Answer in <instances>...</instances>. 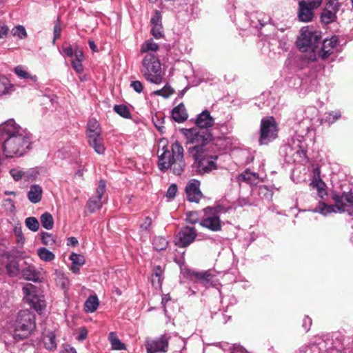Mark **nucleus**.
I'll return each instance as SVG.
<instances>
[{"instance_id": "obj_32", "label": "nucleus", "mask_w": 353, "mask_h": 353, "mask_svg": "<svg viewBox=\"0 0 353 353\" xmlns=\"http://www.w3.org/2000/svg\"><path fill=\"white\" fill-rule=\"evenodd\" d=\"M45 347L49 350H54L57 348V342L55 340V334L54 332H49L43 338Z\"/></svg>"}, {"instance_id": "obj_37", "label": "nucleus", "mask_w": 353, "mask_h": 353, "mask_svg": "<svg viewBox=\"0 0 353 353\" xmlns=\"http://www.w3.org/2000/svg\"><path fill=\"white\" fill-rule=\"evenodd\" d=\"M341 117V112L339 110L332 111L327 112L324 114L322 121L327 123L328 124H332L336 120L340 119Z\"/></svg>"}, {"instance_id": "obj_6", "label": "nucleus", "mask_w": 353, "mask_h": 353, "mask_svg": "<svg viewBox=\"0 0 353 353\" xmlns=\"http://www.w3.org/2000/svg\"><path fill=\"white\" fill-rule=\"evenodd\" d=\"M332 199L335 205H327L324 202H319L314 212H319L324 216L331 213L344 212L346 204L353 205V192H343L341 195L334 194Z\"/></svg>"}, {"instance_id": "obj_47", "label": "nucleus", "mask_w": 353, "mask_h": 353, "mask_svg": "<svg viewBox=\"0 0 353 353\" xmlns=\"http://www.w3.org/2000/svg\"><path fill=\"white\" fill-rule=\"evenodd\" d=\"M151 34L155 39H160L163 37V31L162 24L152 26Z\"/></svg>"}, {"instance_id": "obj_45", "label": "nucleus", "mask_w": 353, "mask_h": 353, "mask_svg": "<svg viewBox=\"0 0 353 353\" xmlns=\"http://www.w3.org/2000/svg\"><path fill=\"white\" fill-rule=\"evenodd\" d=\"M173 92V89L170 86L166 85L162 89L154 91V94L157 96H162L165 98H167L170 97L171 94H172Z\"/></svg>"}, {"instance_id": "obj_7", "label": "nucleus", "mask_w": 353, "mask_h": 353, "mask_svg": "<svg viewBox=\"0 0 353 353\" xmlns=\"http://www.w3.org/2000/svg\"><path fill=\"white\" fill-rule=\"evenodd\" d=\"M279 126L273 117L263 118L260 124V145H267L278 137Z\"/></svg>"}, {"instance_id": "obj_61", "label": "nucleus", "mask_w": 353, "mask_h": 353, "mask_svg": "<svg viewBox=\"0 0 353 353\" xmlns=\"http://www.w3.org/2000/svg\"><path fill=\"white\" fill-rule=\"evenodd\" d=\"M88 335V332L85 328L83 327L81 329L80 332L77 336V339L79 341H83L86 339Z\"/></svg>"}, {"instance_id": "obj_39", "label": "nucleus", "mask_w": 353, "mask_h": 353, "mask_svg": "<svg viewBox=\"0 0 353 353\" xmlns=\"http://www.w3.org/2000/svg\"><path fill=\"white\" fill-rule=\"evenodd\" d=\"M153 246L157 250H164L166 249L168 242L163 236H156L153 239Z\"/></svg>"}, {"instance_id": "obj_55", "label": "nucleus", "mask_w": 353, "mask_h": 353, "mask_svg": "<svg viewBox=\"0 0 353 353\" xmlns=\"http://www.w3.org/2000/svg\"><path fill=\"white\" fill-rule=\"evenodd\" d=\"M63 54L68 57H72L74 55V50L71 46L63 47Z\"/></svg>"}, {"instance_id": "obj_5", "label": "nucleus", "mask_w": 353, "mask_h": 353, "mask_svg": "<svg viewBox=\"0 0 353 353\" xmlns=\"http://www.w3.org/2000/svg\"><path fill=\"white\" fill-rule=\"evenodd\" d=\"M36 326L34 315L28 310L20 311L14 323L13 337L16 341L28 338Z\"/></svg>"}, {"instance_id": "obj_30", "label": "nucleus", "mask_w": 353, "mask_h": 353, "mask_svg": "<svg viewBox=\"0 0 353 353\" xmlns=\"http://www.w3.org/2000/svg\"><path fill=\"white\" fill-rule=\"evenodd\" d=\"M99 301L96 295L90 296L85 303V311L86 312H94L98 308Z\"/></svg>"}, {"instance_id": "obj_34", "label": "nucleus", "mask_w": 353, "mask_h": 353, "mask_svg": "<svg viewBox=\"0 0 353 353\" xmlns=\"http://www.w3.org/2000/svg\"><path fill=\"white\" fill-rule=\"evenodd\" d=\"M12 88L13 85L7 78L0 76V97L10 93Z\"/></svg>"}, {"instance_id": "obj_20", "label": "nucleus", "mask_w": 353, "mask_h": 353, "mask_svg": "<svg viewBox=\"0 0 353 353\" xmlns=\"http://www.w3.org/2000/svg\"><path fill=\"white\" fill-rule=\"evenodd\" d=\"M172 117L177 123H182L187 120L188 114L183 103L174 107L172 111Z\"/></svg>"}, {"instance_id": "obj_22", "label": "nucleus", "mask_w": 353, "mask_h": 353, "mask_svg": "<svg viewBox=\"0 0 353 353\" xmlns=\"http://www.w3.org/2000/svg\"><path fill=\"white\" fill-rule=\"evenodd\" d=\"M314 9V8L306 6L305 5H302V3L299 2V18L300 21L303 22L310 21L314 17L312 12Z\"/></svg>"}, {"instance_id": "obj_26", "label": "nucleus", "mask_w": 353, "mask_h": 353, "mask_svg": "<svg viewBox=\"0 0 353 353\" xmlns=\"http://www.w3.org/2000/svg\"><path fill=\"white\" fill-rule=\"evenodd\" d=\"M22 276L24 279L34 282L39 279L38 272L35 267L31 265H28L22 270Z\"/></svg>"}, {"instance_id": "obj_23", "label": "nucleus", "mask_w": 353, "mask_h": 353, "mask_svg": "<svg viewBox=\"0 0 353 353\" xmlns=\"http://www.w3.org/2000/svg\"><path fill=\"white\" fill-rule=\"evenodd\" d=\"M42 188L39 185H33L28 192V198L33 203H39L41 199Z\"/></svg>"}, {"instance_id": "obj_51", "label": "nucleus", "mask_w": 353, "mask_h": 353, "mask_svg": "<svg viewBox=\"0 0 353 353\" xmlns=\"http://www.w3.org/2000/svg\"><path fill=\"white\" fill-rule=\"evenodd\" d=\"M130 86L137 93L142 92L143 89V84L140 81L136 80L131 81Z\"/></svg>"}, {"instance_id": "obj_36", "label": "nucleus", "mask_w": 353, "mask_h": 353, "mask_svg": "<svg viewBox=\"0 0 353 353\" xmlns=\"http://www.w3.org/2000/svg\"><path fill=\"white\" fill-rule=\"evenodd\" d=\"M196 277L202 284L207 287L212 285L213 276L208 272H198L196 274Z\"/></svg>"}, {"instance_id": "obj_43", "label": "nucleus", "mask_w": 353, "mask_h": 353, "mask_svg": "<svg viewBox=\"0 0 353 353\" xmlns=\"http://www.w3.org/2000/svg\"><path fill=\"white\" fill-rule=\"evenodd\" d=\"M41 241L44 245L50 247L56 243L55 236L48 232L42 233Z\"/></svg>"}, {"instance_id": "obj_2", "label": "nucleus", "mask_w": 353, "mask_h": 353, "mask_svg": "<svg viewBox=\"0 0 353 353\" xmlns=\"http://www.w3.org/2000/svg\"><path fill=\"white\" fill-rule=\"evenodd\" d=\"M30 133L9 119L0 125V141H3L2 151L6 158L23 155L30 148Z\"/></svg>"}, {"instance_id": "obj_42", "label": "nucleus", "mask_w": 353, "mask_h": 353, "mask_svg": "<svg viewBox=\"0 0 353 353\" xmlns=\"http://www.w3.org/2000/svg\"><path fill=\"white\" fill-rule=\"evenodd\" d=\"M26 225L33 232H37L39 228V223L35 217H28L25 221Z\"/></svg>"}, {"instance_id": "obj_56", "label": "nucleus", "mask_w": 353, "mask_h": 353, "mask_svg": "<svg viewBox=\"0 0 353 353\" xmlns=\"http://www.w3.org/2000/svg\"><path fill=\"white\" fill-rule=\"evenodd\" d=\"M152 224V219L149 216H147L143 220V222L141 225V228L143 230H148L150 228V226Z\"/></svg>"}, {"instance_id": "obj_41", "label": "nucleus", "mask_w": 353, "mask_h": 353, "mask_svg": "<svg viewBox=\"0 0 353 353\" xmlns=\"http://www.w3.org/2000/svg\"><path fill=\"white\" fill-rule=\"evenodd\" d=\"M114 110L123 118L128 119L130 117L129 109L124 105H115Z\"/></svg>"}, {"instance_id": "obj_33", "label": "nucleus", "mask_w": 353, "mask_h": 353, "mask_svg": "<svg viewBox=\"0 0 353 353\" xmlns=\"http://www.w3.org/2000/svg\"><path fill=\"white\" fill-rule=\"evenodd\" d=\"M39 259L45 262H50L55 259V255L46 248H40L37 250Z\"/></svg>"}, {"instance_id": "obj_24", "label": "nucleus", "mask_w": 353, "mask_h": 353, "mask_svg": "<svg viewBox=\"0 0 353 353\" xmlns=\"http://www.w3.org/2000/svg\"><path fill=\"white\" fill-rule=\"evenodd\" d=\"M159 49V45L155 43L153 39H150L143 43L140 48V52L145 54H154Z\"/></svg>"}, {"instance_id": "obj_12", "label": "nucleus", "mask_w": 353, "mask_h": 353, "mask_svg": "<svg viewBox=\"0 0 353 353\" xmlns=\"http://www.w3.org/2000/svg\"><path fill=\"white\" fill-rule=\"evenodd\" d=\"M169 337L161 335L159 338L148 340L145 343L147 353H165L168 350Z\"/></svg>"}, {"instance_id": "obj_25", "label": "nucleus", "mask_w": 353, "mask_h": 353, "mask_svg": "<svg viewBox=\"0 0 353 353\" xmlns=\"http://www.w3.org/2000/svg\"><path fill=\"white\" fill-rule=\"evenodd\" d=\"M238 179L239 181H244L251 185H256L259 181L258 174L249 170H245L241 174L238 176Z\"/></svg>"}, {"instance_id": "obj_44", "label": "nucleus", "mask_w": 353, "mask_h": 353, "mask_svg": "<svg viewBox=\"0 0 353 353\" xmlns=\"http://www.w3.org/2000/svg\"><path fill=\"white\" fill-rule=\"evenodd\" d=\"M12 34L13 36L18 37L21 39H25L27 37V32L25 28L21 25L17 26L12 28Z\"/></svg>"}, {"instance_id": "obj_9", "label": "nucleus", "mask_w": 353, "mask_h": 353, "mask_svg": "<svg viewBox=\"0 0 353 353\" xmlns=\"http://www.w3.org/2000/svg\"><path fill=\"white\" fill-rule=\"evenodd\" d=\"M205 218L200 221V225L213 232L221 230V222L218 215L219 207H207L203 210Z\"/></svg>"}, {"instance_id": "obj_14", "label": "nucleus", "mask_w": 353, "mask_h": 353, "mask_svg": "<svg viewBox=\"0 0 353 353\" xmlns=\"http://www.w3.org/2000/svg\"><path fill=\"white\" fill-rule=\"evenodd\" d=\"M339 50L338 38L336 36H332L330 39H324L322 46L318 52V55L322 59L325 60Z\"/></svg>"}, {"instance_id": "obj_1", "label": "nucleus", "mask_w": 353, "mask_h": 353, "mask_svg": "<svg viewBox=\"0 0 353 353\" xmlns=\"http://www.w3.org/2000/svg\"><path fill=\"white\" fill-rule=\"evenodd\" d=\"M188 154L194 160L193 165L200 174L211 172L217 168L218 155L210 152V136L196 129H185Z\"/></svg>"}, {"instance_id": "obj_13", "label": "nucleus", "mask_w": 353, "mask_h": 353, "mask_svg": "<svg viewBox=\"0 0 353 353\" xmlns=\"http://www.w3.org/2000/svg\"><path fill=\"white\" fill-rule=\"evenodd\" d=\"M196 235V230L194 228L183 227L176 237L175 244L179 247L185 248L194 242Z\"/></svg>"}, {"instance_id": "obj_48", "label": "nucleus", "mask_w": 353, "mask_h": 353, "mask_svg": "<svg viewBox=\"0 0 353 353\" xmlns=\"http://www.w3.org/2000/svg\"><path fill=\"white\" fill-rule=\"evenodd\" d=\"M322 0H301L300 3L312 8H317L321 4Z\"/></svg>"}, {"instance_id": "obj_62", "label": "nucleus", "mask_w": 353, "mask_h": 353, "mask_svg": "<svg viewBox=\"0 0 353 353\" xmlns=\"http://www.w3.org/2000/svg\"><path fill=\"white\" fill-rule=\"evenodd\" d=\"M268 194V196L271 197L272 194V192L268 190V188L266 186H261L259 188V194Z\"/></svg>"}, {"instance_id": "obj_31", "label": "nucleus", "mask_w": 353, "mask_h": 353, "mask_svg": "<svg viewBox=\"0 0 353 353\" xmlns=\"http://www.w3.org/2000/svg\"><path fill=\"white\" fill-rule=\"evenodd\" d=\"M14 71V73L21 79H30L33 83H36L37 81V76L30 74L26 70L23 65H18L15 67Z\"/></svg>"}, {"instance_id": "obj_64", "label": "nucleus", "mask_w": 353, "mask_h": 353, "mask_svg": "<svg viewBox=\"0 0 353 353\" xmlns=\"http://www.w3.org/2000/svg\"><path fill=\"white\" fill-rule=\"evenodd\" d=\"M78 244V240L75 237H69L67 240V245H72V246H76Z\"/></svg>"}, {"instance_id": "obj_57", "label": "nucleus", "mask_w": 353, "mask_h": 353, "mask_svg": "<svg viewBox=\"0 0 353 353\" xmlns=\"http://www.w3.org/2000/svg\"><path fill=\"white\" fill-rule=\"evenodd\" d=\"M231 348L232 349V353H248L245 349L239 345H233Z\"/></svg>"}, {"instance_id": "obj_40", "label": "nucleus", "mask_w": 353, "mask_h": 353, "mask_svg": "<svg viewBox=\"0 0 353 353\" xmlns=\"http://www.w3.org/2000/svg\"><path fill=\"white\" fill-rule=\"evenodd\" d=\"M109 339L110 340L112 349L122 350L125 348V345L121 343L114 332H111L110 334Z\"/></svg>"}, {"instance_id": "obj_16", "label": "nucleus", "mask_w": 353, "mask_h": 353, "mask_svg": "<svg viewBox=\"0 0 353 353\" xmlns=\"http://www.w3.org/2000/svg\"><path fill=\"white\" fill-rule=\"evenodd\" d=\"M200 181L196 179H191L185 187L187 198L190 202L199 203L203 196L200 189Z\"/></svg>"}, {"instance_id": "obj_3", "label": "nucleus", "mask_w": 353, "mask_h": 353, "mask_svg": "<svg viewBox=\"0 0 353 353\" xmlns=\"http://www.w3.org/2000/svg\"><path fill=\"white\" fill-rule=\"evenodd\" d=\"M184 150L179 141H174L171 150L166 149L159 156L158 167L160 170L165 171L170 168L174 174H181L185 167Z\"/></svg>"}, {"instance_id": "obj_21", "label": "nucleus", "mask_w": 353, "mask_h": 353, "mask_svg": "<svg viewBox=\"0 0 353 353\" xmlns=\"http://www.w3.org/2000/svg\"><path fill=\"white\" fill-rule=\"evenodd\" d=\"M69 259L72 261V266L70 270L74 273L78 274L79 272V268L85 263V258L83 255L72 252Z\"/></svg>"}, {"instance_id": "obj_18", "label": "nucleus", "mask_w": 353, "mask_h": 353, "mask_svg": "<svg viewBox=\"0 0 353 353\" xmlns=\"http://www.w3.org/2000/svg\"><path fill=\"white\" fill-rule=\"evenodd\" d=\"M214 123V119L211 117L210 112L206 110L197 116L195 121L196 125L200 128H210Z\"/></svg>"}, {"instance_id": "obj_50", "label": "nucleus", "mask_w": 353, "mask_h": 353, "mask_svg": "<svg viewBox=\"0 0 353 353\" xmlns=\"http://www.w3.org/2000/svg\"><path fill=\"white\" fill-rule=\"evenodd\" d=\"M37 175V172L34 169L24 170V181L34 179Z\"/></svg>"}, {"instance_id": "obj_11", "label": "nucleus", "mask_w": 353, "mask_h": 353, "mask_svg": "<svg viewBox=\"0 0 353 353\" xmlns=\"http://www.w3.org/2000/svg\"><path fill=\"white\" fill-rule=\"evenodd\" d=\"M106 185L103 180H101L99 183V185L96 189L95 195L92 196L88 202V208L90 212H94L99 210L103 204L106 201V199H103L104 194L105 192Z\"/></svg>"}, {"instance_id": "obj_27", "label": "nucleus", "mask_w": 353, "mask_h": 353, "mask_svg": "<svg viewBox=\"0 0 353 353\" xmlns=\"http://www.w3.org/2000/svg\"><path fill=\"white\" fill-rule=\"evenodd\" d=\"M310 185L317 190L320 198L323 199L327 195L325 183L319 177H314L310 183Z\"/></svg>"}, {"instance_id": "obj_46", "label": "nucleus", "mask_w": 353, "mask_h": 353, "mask_svg": "<svg viewBox=\"0 0 353 353\" xmlns=\"http://www.w3.org/2000/svg\"><path fill=\"white\" fill-rule=\"evenodd\" d=\"M10 174L15 181L24 180V170L20 168H12L10 170Z\"/></svg>"}, {"instance_id": "obj_53", "label": "nucleus", "mask_w": 353, "mask_h": 353, "mask_svg": "<svg viewBox=\"0 0 353 353\" xmlns=\"http://www.w3.org/2000/svg\"><path fill=\"white\" fill-rule=\"evenodd\" d=\"M81 62H82V61H79V60H72V68L78 73H81L83 70V65H82Z\"/></svg>"}, {"instance_id": "obj_52", "label": "nucleus", "mask_w": 353, "mask_h": 353, "mask_svg": "<svg viewBox=\"0 0 353 353\" xmlns=\"http://www.w3.org/2000/svg\"><path fill=\"white\" fill-rule=\"evenodd\" d=\"M177 186L175 184H172L168 189L166 196L170 199H173L177 192Z\"/></svg>"}, {"instance_id": "obj_15", "label": "nucleus", "mask_w": 353, "mask_h": 353, "mask_svg": "<svg viewBox=\"0 0 353 353\" xmlns=\"http://www.w3.org/2000/svg\"><path fill=\"white\" fill-rule=\"evenodd\" d=\"M338 10V1L336 0H330L321 12V21L325 24L333 22L336 19V14Z\"/></svg>"}, {"instance_id": "obj_49", "label": "nucleus", "mask_w": 353, "mask_h": 353, "mask_svg": "<svg viewBox=\"0 0 353 353\" xmlns=\"http://www.w3.org/2000/svg\"><path fill=\"white\" fill-rule=\"evenodd\" d=\"M151 26L161 25V14L159 10H155L150 20Z\"/></svg>"}, {"instance_id": "obj_4", "label": "nucleus", "mask_w": 353, "mask_h": 353, "mask_svg": "<svg viewBox=\"0 0 353 353\" xmlns=\"http://www.w3.org/2000/svg\"><path fill=\"white\" fill-rule=\"evenodd\" d=\"M141 72L149 82L160 84L163 81V72L159 57L155 54H145L141 62Z\"/></svg>"}, {"instance_id": "obj_60", "label": "nucleus", "mask_w": 353, "mask_h": 353, "mask_svg": "<svg viewBox=\"0 0 353 353\" xmlns=\"http://www.w3.org/2000/svg\"><path fill=\"white\" fill-rule=\"evenodd\" d=\"M73 56L75 57L74 60L83 61V54L82 50H81L78 48L74 49V52Z\"/></svg>"}, {"instance_id": "obj_59", "label": "nucleus", "mask_w": 353, "mask_h": 353, "mask_svg": "<svg viewBox=\"0 0 353 353\" xmlns=\"http://www.w3.org/2000/svg\"><path fill=\"white\" fill-rule=\"evenodd\" d=\"M187 221L190 223H195L197 222V218L194 212H189L186 219Z\"/></svg>"}, {"instance_id": "obj_58", "label": "nucleus", "mask_w": 353, "mask_h": 353, "mask_svg": "<svg viewBox=\"0 0 353 353\" xmlns=\"http://www.w3.org/2000/svg\"><path fill=\"white\" fill-rule=\"evenodd\" d=\"M8 30L7 26L0 25V39L4 38L8 34Z\"/></svg>"}, {"instance_id": "obj_8", "label": "nucleus", "mask_w": 353, "mask_h": 353, "mask_svg": "<svg viewBox=\"0 0 353 353\" xmlns=\"http://www.w3.org/2000/svg\"><path fill=\"white\" fill-rule=\"evenodd\" d=\"M321 32L314 30L312 28L304 27L301 30V36L296 41L297 47L302 51L315 52L316 43L321 39Z\"/></svg>"}, {"instance_id": "obj_10", "label": "nucleus", "mask_w": 353, "mask_h": 353, "mask_svg": "<svg viewBox=\"0 0 353 353\" xmlns=\"http://www.w3.org/2000/svg\"><path fill=\"white\" fill-rule=\"evenodd\" d=\"M23 293L27 301L37 312H41L46 307V302L44 296L36 294V287L27 283L23 287Z\"/></svg>"}, {"instance_id": "obj_29", "label": "nucleus", "mask_w": 353, "mask_h": 353, "mask_svg": "<svg viewBox=\"0 0 353 353\" xmlns=\"http://www.w3.org/2000/svg\"><path fill=\"white\" fill-rule=\"evenodd\" d=\"M87 125V137L92 134H101V129L97 119H90Z\"/></svg>"}, {"instance_id": "obj_28", "label": "nucleus", "mask_w": 353, "mask_h": 353, "mask_svg": "<svg viewBox=\"0 0 353 353\" xmlns=\"http://www.w3.org/2000/svg\"><path fill=\"white\" fill-rule=\"evenodd\" d=\"M153 277L152 283L155 288H161L162 281L163 279V270L160 265L155 266L153 269Z\"/></svg>"}, {"instance_id": "obj_54", "label": "nucleus", "mask_w": 353, "mask_h": 353, "mask_svg": "<svg viewBox=\"0 0 353 353\" xmlns=\"http://www.w3.org/2000/svg\"><path fill=\"white\" fill-rule=\"evenodd\" d=\"M61 28L59 23L56 24L54 27V38L52 43H54L55 41L61 36Z\"/></svg>"}, {"instance_id": "obj_38", "label": "nucleus", "mask_w": 353, "mask_h": 353, "mask_svg": "<svg viewBox=\"0 0 353 353\" xmlns=\"http://www.w3.org/2000/svg\"><path fill=\"white\" fill-rule=\"evenodd\" d=\"M42 226L46 230H51L54 226L52 216L49 212H45L41 216Z\"/></svg>"}, {"instance_id": "obj_19", "label": "nucleus", "mask_w": 353, "mask_h": 353, "mask_svg": "<svg viewBox=\"0 0 353 353\" xmlns=\"http://www.w3.org/2000/svg\"><path fill=\"white\" fill-rule=\"evenodd\" d=\"M54 281L57 287H59L65 292L68 290L70 281L65 274L61 270H55L54 273Z\"/></svg>"}, {"instance_id": "obj_63", "label": "nucleus", "mask_w": 353, "mask_h": 353, "mask_svg": "<svg viewBox=\"0 0 353 353\" xmlns=\"http://www.w3.org/2000/svg\"><path fill=\"white\" fill-rule=\"evenodd\" d=\"M311 325H312V320H311V319L309 318L308 316H306L303 319V327H304V329L306 331H307L310 329V327L311 326Z\"/></svg>"}, {"instance_id": "obj_17", "label": "nucleus", "mask_w": 353, "mask_h": 353, "mask_svg": "<svg viewBox=\"0 0 353 353\" xmlns=\"http://www.w3.org/2000/svg\"><path fill=\"white\" fill-rule=\"evenodd\" d=\"M87 138L90 145L93 148L97 153L103 154L105 152V148L101 134L90 135Z\"/></svg>"}, {"instance_id": "obj_35", "label": "nucleus", "mask_w": 353, "mask_h": 353, "mask_svg": "<svg viewBox=\"0 0 353 353\" xmlns=\"http://www.w3.org/2000/svg\"><path fill=\"white\" fill-rule=\"evenodd\" d=\"M6 270L7 274L11 277L17 276L20 272L19 263L16 260L9 261L6 265Z\"/></svg>"}]
</instances>
